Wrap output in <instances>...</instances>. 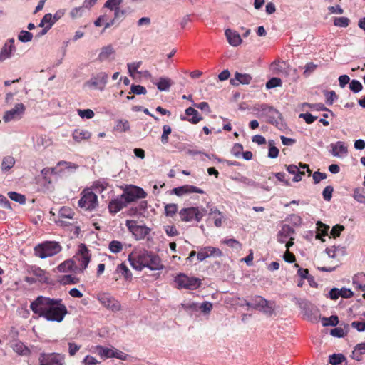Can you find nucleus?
<instances>
[{
    "label": "nucleus",
    "instance_id": "obj_1",
    "mask_svg": "<svg viewBox=\"0 0 365 365\" xmlns=\"http://www.w3.org/2000/svg\"><path fill=\"white\" fill-rule=\"evenodd\" d=\"M34 313L50 322H61L68 314L66 307L61 299H51L43 296L38 297L30 304Z\"/></svg>",
    "mask_w": 365,
    "mask_h": 365
},
{
    "label": "nucleus",
    "instance_id": "obj_2",
    "mask_svg": "<svg viewBox=\"0 0 365 365\" xmlns=\"http://www.w3.org/2000/svg\"><path fill=\"white\" fill-rule=\"evenodd\" d=\"M128 260L132 267L138 271L144 268L152 271L162 270L164 268L160 258L145 250L133 251L129 255Z\"/></svg>",
    "mask_w": 365,
    "mask_h": 365
},
{
    "label": "nucleus",
    "instance_id": "obj_3",
    "mask_svg": "<svg viewBox=\"0 0 365 365\" xmlns=\"http://www.w3.org/2000/svg\"><path fill=\"white\" fill-rule=\"evenodd\" d=\"M79 262L81 267L76 266L73 260L69 259L63 262L57 267L59 272H67L73 271L75 272H81L85 269L90 262L91 255L89 251L84 244H81L78 247V253L75 257Z\"/></svg>",
    "mask_w": 365,
    "mask_h": 365
},
{
    "label": "nucleus",
    "instance_id": "obj_4",
    "mask_svg": "<svg viewBox=\"0 0 365 365\" xmlns=\"http://www.w3.org/2000/svg\"><path fill=\"white\" fill-rule=\"evenodd\" d=\"M61 250V246L58 242L55 241H47L41 244H38L34 248L35 255L41 259H45L52 257Z\"/></svg>",
    "mask_w": 365,
    "mask_h": 365
},
{
    "label": "nucleus",
    "instance_id": "obj_5",
    "mask_svg": "<svg viewBox=\"0 0 365 365\" xmlns=\"http://www.w3.org/2000/svg\"><path fill=\"white\" fill-rule=\"evenodd\" d=\"M326 253L329 258L331 259L333 266L324 267L321 269L324 272H331L339 265L341 258L346 255V251L344 247L333 246L327 248Z\"/></svg>",
    "mask_w": 365,
    "mask_h": 365
},
{
    "label": "nucleus",
    "instance_id": "obj_6",
    "mask_svg": "<svg viewBox=\"0 0 365 365\" xmlns=\"http://www.w3.org/2000/svg\"><path fill=\"white\" fill-rule=\"evenodd\" d=\"M108 81V75L105 71L93 74L89 80L86 81L83 87L102 91L105 89Z\"/></svg>",
    "mask_w": 365,
    "mask_h": 365
},
{
    "label": "nucleus",
    "instance_id": "obj_7",
    "mask_svg": "<svg viewBox=\"0 0 365 365\" xmlns=\"http://www.w3.org/2000/svg\"><path fill=\"white\" fill-rule=\"evenodd\" d=\"M207 213L204 208L198 207H190L183 208L179 212L180 220L184 222L197 221L200 222Z\"/></svg>",
    "mask_w": 365,
    "mask_h": 365
},
{
    "label": "nucleus",
    "instance_id": "obj_8",
    "mask_svg": "<svg viewBox=\"0 0 365 365\" xmlns=\"http://www.w3.org/2000/svg\"><path fill=\"white\" fill-rule=\"evenodd\" d=\"M78 204L79 207L83 210L91 211L98 205L97 195L90 190H84L81 192V197Z\"/></svg>",
    "mask_w": 365,
    "mask_h": 365
},
{
    "label": "nucleus",
    "instance_id": "obj_9",
    "mask_svg": "<svg viewBox=\"0 0 365 365\" xmlns=\"http://www.w3.org/2000/svg\"><path fill=\"white\" fill-rule=\"evenodd\" d=\"M39 365H65V355L59 353H41L38 357Z\"/></svg>",
    "mask_w": 365,
    "mask_h": 365
},
{
    "label": "nucleus",
    "instance_id": "obj_10",
    "mask_svg": "<svg viewBox=\"0 0 365 365\" xmlns=\"http://www.w3.org/2000/svg\"><path fill=\"white\" fill-rule=\"evenodd\" d=\"M97 299L108 310L115 312L121 309L120 303L108 293H99Z\"/></svg>",
    "mask_w": 365,
    "mask_h": 365
},
{
    "label": "nucleus",
    "instance_id": "obj_11",
    "mask_svg": "<svg viewBox=\"0 0 365 365\" xmlns=\"http://www.w3.org/2000/svg\"><path fill=\"white\" fill-rule=\"evenodd\" d=\"M179 289H195L200 287L201 282L198 278L190 277L184 274L178 275L175 279Z\"/></svg>",
    "mask_w": 365,
    "mask_h": 365
},
{
    "label": "nucleus",
    "instance_id": "obj_12",
    "mask_svg": "<svg viewBox=\"0 0 365 365\" xmlns=\"http://www.w3.org/2000/svg\"><path fill=\"white\" fill-rule=\"evenodd\" d=\"M252 307L259 309L266 314L272 315L274 310V303L267 301L261 296H255L252 299Z\"/></svg>",
    "mask_w": 365,
    "mask_h": 365
},
{
    "label": "nucleus",
    "instance_id": "obj_13",
    "mask_svg": "<svg viewBox=\"0 0 365 365\" xmlns=\"http://www.w3.org/2000/svg\"><path fill=\"white\" fill-rule=\"evenodd\" d=\"M26 110V107L22 103L15 105L14 108L4 113L3 120L8 123L12 120H18L22 118Z\"/></svg>",
    "mask_w": 365,
    "mask_h": 365
},
{
    "label": "nucleus",
    "instance_id": "obj_14",
    "mask_svg": "<svg viewBox=\"0 0 365 365\" xmlns=\"http://www.w3.org/2000/svg\"><path fill=\"white\" fill-rule=\"evenodd\" d=\"M127 205L138 199L144 198L146 196L145 192L140 187L133 186L121 195Z\"/></svg>",
    "mask_w": 365,
    "mask_h": 365
},
{
    "label": "nucleus",
    "instance_id": "obj_15",
    "mask_svg": "<svg viewBox=\"0 0 365 365\" xmlns=\"http://www.w3.org/2000/svg\"><path fill=\"white\" fill-rule=\"evenodd\" d=\"M221 256H222V252L220 249L211 246L201 248L197 254V259L200 262L208 257H220Z\"/></svg>",
    "mask_w": 365,
    "mask_h": 365
},
{
    "label": "nucleus",
    "instance_id": "obj_16",
    "mask_svg": "<svg viewBox=\"0 0 365 365\" xmlns=\"http://www.w3.org/2000/svg\"><path fill=\"white\" fill-rule=\"evenodd\" d=\"M265 114L267 122L276 126L279 123L281 120V113L272 107L265 106L262 110Z\"/></svg>",
    "mask_w": 365,
    "mask_h": 365
},
{
    "label": "nucleus",
    "instance_id": "obj_17",
    "mask_svg": "<svg viewBox=\"0 0 365 365\" xmlns=\"http://www.w3.org/2000/svg\"><path fill=\"white\" fill-rule=\"evenodd\" d=\"M73 212L67 207H63L59 210V220L57 222L58 226H69L72 222L68 220H73Z\"/></svg>",
    "mask_w": 365,
    "mask_h": 365
},
{
    "label": "nucleus",
    "instance_id": "obj_18",
    "mask_svg": "<svg viewBox=\"0 0 365 365\" xmlns=\"http://www.w3.org/2000/svg\"><path fill=\"white\" fill-rule=\"evenodd\" d=\"M192 192L203 194L204 191L202 189L191 185H185L183 186L175 187L173 190V193L178 196H182L185 194Z\"/></svg>",
    "mask_w": 365,
    "mask_h": 365
},
{
    "label": "nucleus",
    "instance_id": "obj_19",
    "mask_svg": "<svg viewBox=\"0 0 365 365\" xmlns=\"http://www.w3.org/2000/svg\"><path fill=\"white\" fill-rule=\"evenodd\" d=\"M115 51L112 45L103 46L98 56V60L100 62L110 61L113 60Z\"/></svg>",
    "mask_w": 365,
    "mask_h": 365
},
{
    "label": "nucleus",
    "instance_id": "obj_20",
    "mask_svg": "<svg viewBox=\"0 0 365 365\" xmlns=\"http://www.w3.org/2000/svg\"><path fill=\"white\" fill-rule=\"evenodd\" d=\"M14 50V39L10 38L4 43L0 51V62L10 58L12 51Z\"/></svg>",
    "mask_w": 365,
    "mask_h": 365
},
{
    "label": "nucleus",
    "instance_id": "obj_21",
    "mask_svg": "<svg viewBox=\"0 0 365 365\" xmlns=\"http://www.w3.org/2000/svg\"><path fill=\"white\" fill-rule=\"evenodd\" d=\"M317 230L316 232V239L321 240L322 242H325V237H328L329 238H336L340 236L341 231L342 230Z\"/></svg>",
    "mask_w": 365,
    "mask_h": 365
},
{
    "label": "nucleus",
    "instance_id": "obj_22",
    "mask_svg": "<svg viewBox=\"0 0 365 365\" xmlns=\"http://www.w3.org/2000/svg\"><path fill=\"white\" fill-rule=\"evenodd\" d=\"M228 43L232 46H238L242 43L240 35L234 30L227 29L225 32Z\"/></svg>",
    "mask_w": 365,
    "mask_h": 365
},
{
    "label": "nucleus",
    "instance_id": "obj_23",
    "mask_svg": "<svg viewBox=\"0 0 365 365\" xmlns=\"http://www.w3.org/2000/svg\"><path fill=\"white\" fill-rule=\"evenodd\" d=\"M127 205L126 202L123 199V196L120 195V197H118L115 200H113L109 202L108 209L112 213H117L123 207Z\"/></svg>",
    "mask_w": 365,
    "mask_h": 365
},
{
    "label": "nucleus",
    "instance_id": "obj_24",
    "mask_svg": "<svg viewBox=\"0 0 365 365\" xmlns=\"http://www.w3.org/2000/svg\"><path fill=\"white\" fill-rule=\"evenodd\" d=\"M185 114L187 116H192V118H187V120L192 124H197L202 119V118L199 115L198 111L192 107L187 108L185 110ZM182 120H186V118H182Z\"/></svg>",
    "mask_w": 365,
    "mask_h": 365
},
{
    "label": "nucleus",
    "instance_id": "obj_25",
    "mask_svg": "<svg viewBox=\"0 0 365 365\" xmlns=\"http://www.w3.org/2000/svg\"><path fill=\"white\" fill-rule=\"evenodd\" d=\"M331 154L335 157H340L347 153V148L341 141H338L336 144H331Z\"/></svg>",
    "mask_w": 365,
    "mask_h": 365
},
{
    "label": "nucleus",
    "instance_id": "obj_26",
    "mask_svg": "<svg viewBox=\"0 0 365 365\" xmlns=\"http://www.w3.org/2000/svg\"><path fill=\"white\" fill-rule=\"evenodd\" d=\"M91 133L82 129H76L73 133V138L76 142L90 138Z\"/></svg>",
    "mask_w": 365,
    "mask_h": 365
},
{
    "label": "nucleus",
    "instance_id": "obj_27",
    "mask_svg": "<svg viewBox=\"0 0 365 365\" xmlns=\"http://www.w3.org/2000/svg\"><path fill=\"white\" fill-rule=\"evenodd\" d=\"M293 240H294V238L290 237V239L288 240V242H287V244L285 245L286 248H287V251L284 255V259L289 263H292L295 261V256L289 251V249L294 244Z\"/></svg>",
    "mask_w": 365,
    "mask_h": 365
},
{
    "label": "nucleus",
    "instance_id": "obj_28",
    "mask_svg": "<svg viewBox=\"0 0 365 365\" xmlns=\"http://www.w3.org/2000/svg\"><path fill=\"white\" fill-rule=\"evenodd\" d=\"M173 82L168 78H160L159 81L156 83L158 89L160 91H167L170 89Z\"/></svg>",
    "mask_w": 365,
    "mask_h": 365
},
{
    "label": "nucleus",
    "instance_id": "obj_29",
    "mask_svg": "<svg viewBox=\"0 0 365 365\" xmlns=\"http://www.w3.org/2000/svg\"><path fill=\"white\" fill-rule=\"evenodd\" d=\"M13 350L19 355H27L29 353V349L21 341H16L12 344Z\"/></svg>",
    "mask_w": 365,
    "mask_h": 365
},
{
    "label": "nucleus",
    "instance_id": "obj_30",
    "mask_svg": "<svg viewBox=\"0 0 365 365\" xmlns=\"http://www.w3.org/2000/svg\"><path fill=\"white\" fill-rule=\"evenodd\" d=\"M209 215L214 220V224L216 227L222 225V215L217 209L210 208Z\"/></svg>",
    "mask_w": 365,
    "mask_h": 365
},
{
    "label": "nucleus",
    "instance_id": "obj_31",
    "mask_svg": "<svg viewBox=\"0 0 365 365\" xmlns=\"http://www.w3.org/2000/svg\"><path fill=\"white\" fill-rule=\"evenodd\" d=\"M115 130L119 133H125L130 130V123L128 120L121 119L118 120L115 126Z\"/></svg>",
    "mask_w": 365,
    "mask_h": 365
},
{
    "label": "nucleus",
    "instance_id": "obj_32",
    "mask_svg": "<svg viewBox=\"0 0 365 365\" xmlns=\"http://www.w3.org/2000/svg\"><path fill=\"white\" fill-rule=\"evenodd\" d=\"M365 354V343L358 344L352 352V357L357 361L361 359V355Z\"/></svg>",
    "mask_w": 365,
    "mask_h": 365
},
{
    "label": "nucleus",
    "instance_id": "obj_33",
    "mask_svg": "<svg viewBox=\"0 0 365 365\" xmlns=\"http://www.w3.org/2000/svg\"><path fill=\"white\" fill-rule=\"evenodd\" d=\"M294 230H282L278 234V241L280 243H286L288 242L287 240L290 239V236L294 233Z\"/></svg>",
    "mask_w": 365,
    "mask_h": 365
},
{
    "label": "nucleus",
    "instance_id": "obj_34",
    "mask_svg": "<svg viewBox=\"0 0 365 365\" xmlns=\"http://www.w3.org/2000/svg\"><path fill=\"white\" fill-rule=\"evenodd\" d=\"M349 329V325L345 324L344 329L341 327L334 328L331 330V335L336 337H343L346 333L348 332Z\"/></svg>",
    "mask_w": 365,
    "mask_h": 365
},
{
    "label": "nucleus",
    "instance_id": "obj_35",
    "mask_svg": "<svg viewBox=\"0 0 365 365\" xmlns=\"http://www.w3.org/2000/svg\"><path fill=\"white\" fill-rule=\"evenodd\" d=\"M221 242L236 250H240L242 248V245L237 240L232 238L223 239Z\"/></svg>",
    "mask_w": 365,
    "mask_h": 365
},
{
    "label": "nucleus",
    "instance_id": "obj_36",
    "mask_svg": "<svg viewBox=\"0 0 365 365\" xmlns=\"http://www.w3.org/2000/svg\"><path fill=\"white\" fill-rule=\"evenodd\" d=\"M33 274L34 276L37 277V279L41 282H47L48 277L46 274V272L40 269V268H36L33 270Z\"/></svg>",
    "mask_w": 365,
    "mask_h": 365
},
{
    "label": "nucleus",
    "instance_id": "obj_37",
    "mask_svg": "<svg viewBox=\"0 0 365 365\" xmlns=\"http://www.w3.org/2000/svg\"><path fill=\"white\" fill-rule=\"evenodd\" d=\"M79 282V279L75 277H73L71 275H64L61 277L59 279V282L61 284L66 285V284H77Z\"/></svg>",
    "mask_w": 365,
    "mask_h": 365
},
{
    "label": "nucleus",
    "instance_id": "obj_38",
    "mask_svg": "<svg viewBox=\"0 0 365 365\" xmlns=\"http://www.w3.org/2000/svg\"><path fill=\"white\" fill-rule=\"evenodd\" d=\"M235 78L242 84H249L252 80V76L250 74H242L238 72L235 73Z\"/></svg>",
    "mask_w": 365,
    "mask_h": 365
},
{
    "label": "nucleus",
    "instance_id": "obj_39",
    "mask_svg": "<svg viewBox=\"0 0 365 365\" xmlns=\"http://www.w3.org/2000/svg\"><path fill=\"white\" fill-rule=\"evenodd\" d=\"M15 164V160L11 156H6L3 159L1 163V168L3 170H8L11 169Z\"/></svg>",
    "mask_w": 365,
    "mask_h": 365
},
{
    "label": "nucleus",
    "instance_id": "obj_40",
    "mask_svg": "<svg viewBox=\"0 0 365 365\" xmlns=\"http://www.w3.org/2000/svg\"><path fill=\"white\" fill-rule=\"evenodd\" d=\"M9 198L19 204H25L26 197L24 195L17 193L16 192H9L8 193Z\"/></svg>",
    "mask_w": 365,
    "mask_h": 365
},
{
    "label": "nucleus",
    "instance_id": "obj_41",
    "mask_svg": "<svg viewBox=\"0 0 365 365\" xmlns=\"http://www.w3.org/2000/svg\"><path fill=\"white\" fill-rule=\"evenodd\" d=\"M32 38L33 34L31 32L25 30L21 31L18 35V39L23 43L29 42L32 40Z\"/></svg>",
    "mask_w": 365,
    "mask_h": 365
},
{
    "label": "nucleus",
    "instance_id": "obj_42",
    "mask_svg": "<svg viewBox=\"0 0 365 365\" xmlns=\"http://www.w3.org/2000/svg\"><path fill=\"white\" fill-rule=\"evenodd\" d=\"M346 358L342 354H332L329 356V363L332 365H338L345 361Z\"/></svg>",
    "mask_w": 365,
    "mask_h": 365
},
{
    "label": "nucleus",
    "instance_id": "obj_43",
    "mask_svg": "<svg viewBox=\"0 0 365 365\" xmlns=\"http://www.w3.org/2000/svg\"><path fill=\"white\" fill-rule=\"evenodd\" d=\"M117 272L121 273V274L125 278L129 279L131 277L132 274L128 267L124 264H120L117 267Z\"/></svg>",
    "mask_w": 365,
    "mask_h": 365
},
{
    "label": "nucleus",
    "instance_id": "obj_44",
    "mask_svg": "<svg viewBox=\"0 0 365 365\" xmlns=\"http://www.w3.org/2000/svg\"><path fill=\"white\" fill-rule=\"evenodd\" d=\"M339 323V319L337 316L332 315L329 318L324 317L322 319L323 326H336Z\"/></svg>",
    "mask_w": 365,
    "mask_h": 365
},
{
    "label": "nucleus",
    "instance_id": "obj_45",
    "mask_svg": "<svg viewBox=\"0 0 365 365\" xmlns=\"http://www.w3.org/2000/svg\"><path fill=\"white\" fill-rule=\"evenodd\" d=\"M84 11L83 6L75 7L69 13V15L72 19H76L82 16Z\"/></svg>",
    "mask_w": 365,
    "mask_h": 365
},
{
    "label": "nucleus",
    "instance_id": "obj_46",
    "mask_svg": "<svg viewBox=\"0 0 365 365\" xmlns=\"http://www.w3.org/2000/svg\"><path fill=\"white\" fill-rule=\"evenodd\" d=\"M349 19L347 17H336L334 20V24L339 27H347L349 24Z\"/></svg>",
    "mask_w": 365,
    "mask_h": 365
},
{
    "label": "nucleus",
    "instance_id": "obj_47",
    "mask_svg": "<svg viewBox=\"0 0 365 365\" xmlns=\"http://www.w3.org/2000/svg\"><path fill=\"white\" fill-rule=\"evenodd\" d=\"M122 243L117 240H113L109 244V249L113 253H118L122 250Z\"/></svg>",
    "mask_w": 365,
    "mask_h": 365
},
{
    "label": "nucleus",
    "instance_id": "obj_48",
    "mask_svg": "<svg viewBox=\"0 0 365 365\" xmlns=\"http://www.w3.org/2000/svg\"><path fill=\"white\" fill-rule=\"evenodd\" d=\"M178 212V205L174 203L168 204L165 207V212L167 216L173 217Z\"/></svg>",
    "mask_w": 365,
    "mask_h": 365
},
{
    "label": "nucleus",
    "instance_id": "obj_49",
    "mask_svg": "<svg viewBox=\"0 0 365 365\" xmlns=\"http://www.w3.org/2000/svg\"><path fill=\"white\" fill-rule=\"evenodd\" d=\"M269 146L268 157L270 158H276L279 155V149L274 145L273 140L269 141Z\"/></svg>",
    "mask_w": 365,
    "mask_h": 365
},
{
    "label": "nucleus",
    "instance_id": "obj_50",
    "mask_svg": "<svg viewBox=\"0 0 365 365\" xmlns=\"http://www.w3.org/2000/svg\"><path fill=\"white\" fill-rule=\"evenodd\" d=\"M121 3L122 0H107L104 4V7L114 11L119 7Z\"/></svg>",
    "mask_w": 365,
    "mask_h": 365
},
{
    "label": "nucleus",
    "instance_id": "obj_51",
    "mask_svg": "<svg viewBox=\"0 0 365 365\" xmlns=\"http://www.w3.org/2000/svg\"><path fill=\"white\" fill-rule=\"evenodd\" d=\"M137 240L143 239L148 234V230H129Z\"/></svg>",
    "mask_w": 365,
    "mask_h": 365
},
{
    "label": "nucleus",
    "instance_id": "obj_52",
    "mask_svg": "<svg viewBox=\"0 0 365 365\" xmlns=\"http://www.w3.org/2000/svg\"><path fill=\"white\" fill-rule=\"evenodd\" d=\"M163 132L161 135V142L163 144H166L168 142V135L171 133L172 129L169 125H165L163 128Z\"/></svg>",
    "mask_w": 365,
    "mask_h": 365
},
{
    "label": "nucleus",
    "instance_id": "obj_53",
    "mask_svg": "<svg viewBox=\"0 0 365 365\" xmlns=\"http://www.w3.org/2000/svg\"><path fill=\"white\" fill-rule=\"evenodd\" d=\"M282 85V81L279 78H272L269 79L267 83L266 87L267 89H271L277 86H280Z\"/></svg>",
    "mask_w": 365,
    "mask_h": 365
},
{
    "label": "nucleus",
    "instance_id": "obj_54",
    "mask_svg": "<svg viewBox=\"0 0 365 365\" xmlns=\"http://www.w3.org/2000/svg\"><path fill=\"white\" fill-rule=\"evenodd\" d=\"M130 93L134 94L140 95V94H146L147 91L146 88L140 85H132L130 88Z\"/></svg>",
    "mask_w": 365,
    "mask_h": 365
},
{
    "label": "nucleus",
    "instance_id": "obj_55",
    "mask_svg": "<svg viewBox=\"0 0 365 365\" xmlns=\"http://www.w3.org/2000/svg\"><path fill=\"white\" fill-rule=\"evenodd\" d=\"M98 350L101 356H104L106 358L113 357L114 349L103 348L100 346L98 347Z\"/></svg>",
    "mask_w": 365,
    "mask_h": 365
},
{
    "label": "nucleus",
    "instance_id": "obj_56",
    "mask_svg": "<svg viewBox=\"0 0 365 365\" xmlns=\"http://www.w3.org/2000/svg\"><path fill=\"white\" fill-rule=\"evenodd\" d=\"M361 83L357 80H352L349 84V88L354 93H358L362 90Z\"/></svg>",
    "mask_w": 365,
    "mask_h": 365
},
{
    "label": "nucleus",
    "instance_id": "obj_57",
    "mask_svg": "<svg viewBox=\"0 0 365 365\" xmlns=\"http://www.w3.org/2000/svg\"><path fill=\"white\" fill-rule=\"evenodd\" d=\"M78 114L82 118L91 119L94 116V112L91 109L78 110Z\"/></svg>",
    "mask_w": 365,
    "mask_h": 365
},
{
    "label": "nucleus",
    "instance_id": "obj_58",
    "mask_svg": "<svg viewBox=\"0 0 365 365\" xmlns=\"http://www.w3.org/2000/svg\"><path fill=\"white\" fill-rule=\"evenodd\" d=\"M181 307L186 311H195L198 308L197 304L192 302H184Z\"/></svg>",
    "mask_w": 365,
    "mask_h": 365
},
{
    "label": "nucleus",
    "instance_id": "obj_59",
    "mask_svg": "<svg viewBox=\"0 0 365 365\" xmlns=\"http://www.w3.org/2000/svg\"><path fill=\"white\" fill-rule=\"evenodd\" d=\"M46 24H52V26L54 24V21L52 18L51 14H46L43 16V19L41 21L39 26L43 27Z\"/></svg>",
    "mask_w": 365,
    "mask_h": 365
},
{
    "label": "nucleus",
    "instance_id": "obj_60",
    "mask_svg": "<svg viewBox=\"0 0 365 365\" xmlns=\"http://www.w3.org/2000/svg\"><path fill=\"white\" fill-rule=\"evenodd\" d=\"M333 191H334V188L331 186H330V185L327 186L324 189L323 192H322L324 199L327 201H329L332 197Z\"/></svg>",
    "mask_w": 365,
    "mask_h": 365
},
{
    "label": "nucleus",
    "instance_id": "obj_61",
    "mask_svg": "<svg viewBox=\"0 0 365 365\" xmlns=\"http://www.w3.org/2000/svg\"><path fill=\"white\" fill-rule=\"evenodd\" d=\"M140 61L128 63L127 66L130 76H133L134 73L137 71L138 68L140 66Z\"/></svg>",
    "mask_w": 365,
    "mask_h": 365
},
{
    "label": "nucleus",
    "instance_id": "obj_62",
    "mask_svg": "<svg viewBox=\"0 0 365 365\" xmlns=\"http://www.w3.org/2000/svg\"><path fill=\"white\" fill-rule=\"evenodd\" d=\"M299 117L300 118H303L307 124L312 123L317 119V117L312 115L309 113H301Z\"/></svg>",
    "mask_w": 365,
    "mask_h": 365
},
{
    "label": "nucleus",
    "instance_id": "obj_63",
    "mask_svg": "<svg viewBox=\"0 0 365 365\" xmlns=\"http://www.w3.org/2000/svg\"><path fill=\"white\" fill-rule=\"evenodd\" d=\"M354 198L360 203L365 202V195L358 188L354 190Z\"/></svg>",
    "mask_w": 365,
    "mask_h": 365
},
{
    "label": "nucleus",
    "instance_id": "obj_64",
    "mask_svg": "<svg viewBox=\"0 0 365 365\" xmlns=\"http://www.w3.org/2000/svg\"><path fill=\"white\" fill-rule=\"evenodd\" d=\"M313 180L315 184L319 183L322 180H324L327 178V174L324 173H320L319 171H316L313 173Z\"/></svg>",
    "mask_w": 365,
    "mask_h": 365
}]
</instances>
